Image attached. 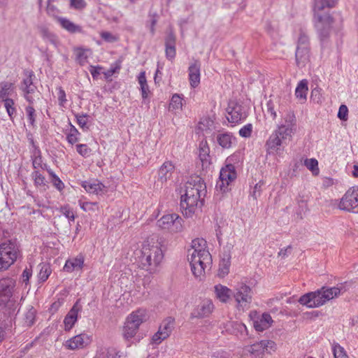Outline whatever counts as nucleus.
Here are the masks:
<instances>
[{"label": "nucleus", "mask_w": 358, "mask_h": 358, "mask_svg": "<svg viewBox=\"0 0 358 358\" xmlns=\"http://www.w3.org/2000/svg\"><path fill=\"white\" fill-rule=\"evenodd\" d=\"M296 127V118L294 112H287L266 141L265 146L267 152L269 154H275L283 151L285 147L292 140Z\"/></svg>", "instance_id": "f257e3e1"}, {"label": "nucleus", "mask_w": 358, "mask_h": 358, "mask_svg": "<svg viewBox=\"0 0 358 358\" xmlns=\"http://www.w3.org/2000/svg\"><path fill=\"white\" fill-rule=\"evenodd\" d=\"M206 184L201 178L196 176L187 181L185 193L181 196L180 207L185 210L187 216L192 214L196 208L203 205L202 194L206 191Z\"/></svg>", "instance_id": "f03ea898"}, {"label": "nucleus", "mask_w": 358, "mask_h": 358, "mask_svg": "<svg viewBox=\"0 0 358 358\" xmlns=\"http://www.w3.org/2000/svg\"><path fill=\"white\" fill-rule=\"evenodd\" d=\"M336 4V0H315L314 17L315 19H316L315 25L322 45L329 40L331 27L334 23V18L329 14L322 15H320L318 12L322 10L326 7L329 8H333Z\"/></svg>", "instance_id": "7ed1b4c3"}, {"label": "nucleus", "mask_w": 358, "mask_h": 358, "mask_svg": "<svg viewBox=\"0 0 358 358\" xmlns=\"http://www.w3.org/2000/svg\"><path fill=\"white\" fill-rule=\"evenodd\" d=\"M342 292V287H322L315 292H308L302 295L298 301L300 304L306 306L309 308H318L325 304L329 300L338 297Z\"/></svg>", "instance_id": "20e7f679"}, {"label": "nucleus", "mask_w": 358, "mask_h": 358, "mask_svg": "<svg viewBox=\"0 0 358 358\" xmlns=\"http://www.w3.org/2000/svg\"><path fill=\"white\" fill-rule=\"evenodd\" d=\"M147 320V310L143 308H139L129 314L123 327L122 335L124 338L127 341L133 338L141 324L146 322Z\"/></svg>", "instance_id": "39448f33"}, {"label": "nucleus", "mask_w": 358, "mask_h": 358, "mask_svg": "<svg viewBox=\"0 0 358 358\" xmlns=\"http://www.w3.org/2000/svg\"><path fill=\"white\" fill-rule=\"evenodd\" d=\"M140 263L143 269L152 272L163 259L162 249L157 245L144 246L141 251Z\"/></svg>", "instance_id": "423d86ee"}, {"label": "nucleus", "mask_w": 358, "mask_h": 358, "mask_svg": "<svg viewBox=\"0 0 358 358\" xmlns=\"http://www.w3.org/2000/svg\"><path fill=\"white\" fill-rule=\"evenodd\" d=\"M188 257L191 266V270L195 277L201 276L204 272L205 268L212 263V257L208 250H203L201 253L196 254L192 252Z\"/></svg>", "instance_id": "0eeeda50"}, {"label": "nucleus", "mask_w": 358, "mask_h": 358, "mask_svg": "<svg viewBox=\"0 0 358 358\" xmlns=\"http://www.w3.org/2000/svg\"><path fill=\"white\" fill-rule=\"evenodd\" d=\"M15 286V281L11 278H5L0 280V296L5 298V300L1 299L2 302L7 301L6 308H8L7 314L9 317L15 315L16 309L15 301L10 300Z\"/></svg>", "instance_id": "6e6552de"}, {"label": "nucleus", "mask_w": 358, "mask_h": 358, "mask_svg": "<svg viewBox=\"0 0 358 358\" xmlns=\"http://www.w3.org/2000/svg\"><path fill=\"white\" fill-rule=\"evenodd\" d=\"M19 250L16 245L8 241L0 245V270L7 269L17 259Z\"/></svg>", "instance_id": "1a4fd4ad"}, {"label": "nucleus", "mask_w": 358, "mask_h": 358, "mask_svg": "<svg viewBox=\"0 0 358 358\" xmlns=\"http://www.w3.org/2000/svg\"><path fill=\"white\" fill-rule=\"evenodd\" d=\"M175 318L167 317L160 324L158 331L152 336V341L155 344H160L163 341L169 338L175 328Z\"/></svg>", "instance_id": "9d476101"}, {"label": "nucleus", "mask_w": 358, "mask_h": 358, "mask_svg": "<svg viewBox=\"0 0 358 358\" xmlns=\"http://www.w3.org/2000/svg\"><path fill=\"white\" fill-rule=\"evenodd\" d=\"M182 218L177 214H168L157 220V226L162 229H168L171 233H178L182 229Z\"/></svg>", "instance_id": "9b49d317"}, {"label": "nucleus", "mask_w": 358, "mask_h": 358, "mask_svg": "<svg viewBox=\"0 0 358 358\" xmlns=\"http://www.w3.org/2000/svg\"><path fill=\"white\" fill-rule=\"evenodd\" d=\"M234 297L237 303V308L238 309L243 310L245 308H248L252 299V289L250 286L241 284L236 288Z\"/></svg>", "instance_id": "f8f14e48"}, {"label": "nucleus", "mask_w": 358, "mask_h": 358, "mask_svg": "<svg viewBox=\"0 0 358 358\" xmlns=\"http://www.w3.org/2000/svg\"><path fill=\"white\" fill-rule=\"evenodd\" d=\"M237 173L234 164H227L220 170V181L216 184V188H220V190L225 192L227 186L231 182L236 178Z\"/></svg>", "instance_id": "ddd939ff"}, {"label": "nucleus", "mask_w": 358, "mask_h": 358, "mask_svg": "<svg viewBox=\"0 0 358 358\" xmlns=\"http://www.w3.org/2000/svg\"><path fill=\"white\" fill-rule=\"evenodd\" d=\"M341 210L351 211L358 207V187L350 188L341 199L339 203Z\"/></svg>", "instance_id": "4468645a"}, {"label": "nucleus", "mask_w": 358, "mask_h": 358, "mask_svg": "<svg viewBox=\"0 0 358 358\" xmlns=\"http://www.w3.org/2000/svg\"><path fill=\"white\" fill-rule=\"evenodd\" d=\"M227 118L229 122L238 123L247 117L244 108L237 102H231L227 108Z\"/></svg>", "instance_id": "2eb2a0df"}, {"label": "nucleus", "mask_w": 358, "mask_h": 358, "mask_svg": "<svg viewBox=\"0 0 358 358\" xmlns=\"http://www.w3.org/2000/svg\"><path fill=\"white\" fill-rule=\"evenodd\" d=\"M79 302L80 299L76 301L64 317V329L66 331H70L78 320V313L82 310V306L80 305Z\"/></svg>", "instance_id": "dca6fc26"}, {"label": "nucleus", "mask_w": 358, "mask_h": 358, "mask_svg": "<svg viewBox=\"0 0 358 358\" xmlns=\"http://www.w3.org/2000/svg\"><path fill=\"white\" fill-rule=\"evenodd\" d=\"M90 343V338L86 334H80L66 341L64 346L69 350L83 348Z\"/></svg>", "instance_id": "f3484780"}, {"label": "nucleus", "mask_w": 358, "mask_h": 358, "mask_svg": "<svg viewBox=\"0 0 358 358\" xmlns=\"http://www.w3.org/2000/svg\"><path fill=\"white\" fill-rule=\"evenodd\" d=\"M214 305L210 300H204L192 312L191 317L203 318L208 317L213 311Z\"/></svg>", "instance_id": "a211bd4d"}, {"label": "nucleus", "mask_w": 358, "mask_h": 358, "mask_svg": "<svg viewBox=\"0 0 358 358\" xmlns=\"http://www.w3.org/2000/svg\"><path fill=\"white\" fill-rule=\"evenodd\" d=\"M210 149L206 141H201L199 143V158L203 170L208 169L211 164Z\"/></svg>", "instance_id": "6ab92c4d"}, {"label": "nucleus", "mask_w": 358, "mask_h": 358, "mask_svg": "<svg viewBox=\"0 0 358 358\" xmlns=\"http://www.w3.org/2000/svg\"><path fill=\"white\" fill-rule=\"evenodd\" d=\"M267 113L270 114L273 120L277 117V111L280 113L282 106L280 103V98L278 94H271L269 99L266 103Z\"/></svg>", "instance_id": "aec40b11"}, {"label": "nucleus", "mask_w": 358, "mask_h": 358, "mask_svg": "<svg viewBox=\"0 0 358 358\" xmlns=\"http://www.w3.org/2000/svg\"><path fill=\"white\" fill-rule=\"evenodd\" d=\"M275 344L272 341L262 340L250 346L249 352L255 355H259L267 352L268 348L274 350Z\"/></svg>", "instance_id": "412c9836"}, {"label": "nucleus", "mask_w": 358, "mask_h": 358, "mask_svg": "<svg viewBox=\"0 0 358 358\" xmlns=\"http://www.w3.org/2000/svg\"><path fill=\"white\" fill-rule=\"evenodd\" d=\"M176 36L172 31H170L169 33H167V35L165 38V52L166 57L169 60L175 58L176 55Z\"/></svg>", "instance_id": "4be33fe9"}, {"label": "nucleus", "mask_w": 358, "mask_h": 358, "mask_svg": "<svg viewBox=\"0 0 358 358\" xmlns=\"http://www.w3.org/2000/svg\"><path fill=\"white\" fill-rule=\"evenodd\" d=\"M85 257L82 254H79L74 258L66 260L64 271L71 273L76 270H81L84 266Z\"/></svg>", "instance_id": "5701e85b"}, {"label": "nucleus", "mask_w": 358, "mask_h": 358, "mask_svg": "<svg viewBox=\"0 0 358 358\" xmlns=\"http://www.w3.org/2000/svg\"><path fill=\"white\" fill-rule=\"evenodd\" d=\"M82 187L90 194H103L106 192V187L99 181H83L82 182Z\"/></svg>", "instance_id": "b1692460"}, {"label": "nucleus", "mask_w": 358, "mask_h": 358, "mask_svg": "<svg viewBox=\"0 0 358 358\" xmlns=\"http://www.w3.org/2000/svg\"><path fill=\"white\" fill-rule=\"evenodd\" d=\"M189 78L192 87H196L200 83V64L198 61L189 66Z\"/></svg>", "instance_id": "393cba45"}, {"label": "nucleus", "mask_w": 358, "mask_h": 358, "mask_svg": "<svg viewBox=\"0 0 358 358\" xmlns=\"http://www.w3.org/2000/svg\"><path fill=\"white\" fill-rule=\"evenodd\" d=\"M273 320L268 313H263L260 317L254 321V327L257 331H263L270 327Z\"/></svg>", "instance_id": "a878e982"}, {"label": "nucleus", "mask_w": 358, "mask_h": 358, "mask_svg": "<svg viewBox=\"0 0 358 358\" xmlns=\"http://www.w3.org/2000/svg\"><path fill=\"white\" fill-rule=\"evenodd\" d=\"M295 57L298 66H305L310 58L309 48L297 46Z\"/></svg>", "instance_id": "bb28decb"}, {"label": "nucleus", "mask_w": 358, "mask_h": 358, "mask_svg": "<svg viewBox=\"0 0 358 358\" xmlns=\"http://www.w3.org/2000/svg\"><path fill=\"white\" fill-rule=\"evenodd\" d=\"M173 170V164L171 162H165L159 170V180L162 182H166L171 176Z\"/></svg>", "instance_id": "cd10ccee"}, {"label": "nucleus", "mask_w": 358, "mask_h": 358, "mask_svg": "<svg viewBox=\"0 0 358 358\" xmlns=\"http://www.w3.org/2000/svg\"><path fill=\"white\" fill-rule=\"evenodd\" d=\"M216 297L222 303H227L231 294V290L222 285H217L214 287Z\"/></svg>", "instance_id": "c85d7f7f"}, {"label": "nucleus", "mask_w": 358, "mask_h": 358, "mask_svg": "<svg viewBox=\"0 0 358 358\" xmlns=\"http://www.w3.org/2000/svg\"><path fill=\"white\" fill-rule=\"evenodd\" d=\"M24 78L22 84L24 86V90L30 88L31 86L34 88H37L36 85V78L32 70L25 69L23 72Z\"/></svg>", "instance_id": "c756f323"}, {"label": "nucleus", "mask_w": 358, "mask_h": 358, "mask_svg": "<svg viewBox=\"0 0 358 358\" xmlns=\"http://www.w3.org/2000/svg\"><path fill=\"white\" fill-rule=\"evenodd\" d=\"M235 140L236 138L229 133L220 134L217 136V142L223 148H229Z\"/></svg>", "instance_id": "7c9ffc66"}, {"label": "nucleus", "mask_w": 358, "mask_h": 358, "mask_svg": "<svg viewBox=\"0 0 358 358\" xmlns=\"http://www.w3.org/2000/svg\"><path fill=\"white\" fill-rule=\"evenodd\" d=\"M37 29L43 39L48 40L51 43L56 45L57 40L55 34L50 31L46 25L40 24L37 26Z\"/></svg>", "instance_id": "2f4dec72"}, {"label": "nucleus", "mask_w": 358, "mask_h": 358, "mask_svg": "<svg viewBox=\"0 0 358 358\" xmlns=\"http://www.w3.org/2000/svg\"><path fill=\"white\" fill-rule=\"evenodd\" d=\"M31 159L34 170H38V168L41 169L44 163H43L41 151L39 148H35V150L31 151Z\"/></svg>", "instance_id": "473e14b6"}, {"label": "nucleus", "mask_w": 358, "mask_h": 358, "mask_svg": "<svg viewBox=\"0 0 358 358\" xmlns=\"http://www.w3.org/2000/svg\"><path fill=\"white\" fill-rule=\"evenodd\" d=\"M31 177L33 179L34 185L36 187H45V186H47V181L45 180V178L39 172V171L34 170L31 173Z\"/></svg>", "instance_id": "72a5a7b5"}, {"label": "nucleus", "mask_w": 358, "mask_h": 358, "mask_svg": "<svg viewBox=\"0 0 358 358\" xmlns=\"http://www.w3.org/2000/svg\"><path fill=\"white\" fill-rule=\"evenodd\" d=\"M77 120V123L83 131H87L90 129V126L87 124L90 115L86 113H77L75 115Z\"/></svg>", "instance_id": "f704fd0d"}, {"label": "nucleus", "mask_w": 358, "mask_h": 358, "mask_svg": "<svg viewBox=\"0 0 358 358\" xmlns=\"http://www.w3.org/2000/svg\"><path fill=\"white\" fill-rule=\"evenodd\" d=\"M192 248L193 249V252H195L196 254L201 253L203 250H207L206 248V241L203 238H195L192 242Z\"/></svg>", "instance_id": "c9c22d12"}, {"label": "nucleus", "mask_w": 358, "mask_h": 358, "mask_svg": "<svg viewBox=\"0 0 358 358\" xmlns=\"http://www.w3.org/2000/svg\"><path fill=\"white\" fill-rule=\"evenodd\" d=\"M59 21L62 27L71 33H76L80 31L78 26L66 18H59Z\"/></svg>", "instance_id": "e433bc0d"}, {"label": "nucleus", "mask_w": 358, "mask_h": 358, "mask_svg": "<svg viewBox=\"0 0 358 358\" xmlns=\"http://www.w3.org/2000/svg\"><path fill=\"white\" fill-rule=\"evenodd\" d=\"M74 51L76 55V60L82 66L86 64L88 57L86 53V50L81 48H76Z\"/></svg>", "instance_id": "4c0bfd02"}, {"label": "nucleus", "mask_w": 358, "mask_h": 358, "mask_svg": "<svg viewBox=\"0 0 358 358\" xmlns=\"http://www.w3.org/2000/svg\"><path fill=\"white\" fill-rule=\"evenodd\" d=\"M182 98L178 94L172 96L171 102L169 103V110H178L182 108Z\"/></svg>", "instance_id": "58836bf2"}, {"label": "nucleus", "mask_w": 358, "mask_h": 358, "mask_svg": "<svg viewBox=\"0 0 358 358\" xmlns=\"http://www.w3.org/2000/svg\"><path fill=\"white\" fill-rule=\"evenodd\" d=\"M69 124L71 128L67 134L66 139L69 143L73 145L78 141V136L80 135V133L73 125L71 123H69Z\"/></svg>", "instance_id": "ea45409f"}, {"label": "nucleus", "mask_w": 358, "mask_h": 358, "mask_svg": "<svg viewBox=\"0 0 358 358\" xmlns=\"http://www.w3.org/2000/svg\"><path fill=\"white\" fill-rule=\"evenodd\" d=\"M4 106L6 109V112L10 117V120L13 119V115L16 113V109L14 107V101L12 99L6 98L3 99Z\"/></svg>", "instance_id": "a19ab883"}, {"label": "nucleus", "mask_w": 358, "mask_h": 358, "mask_svg": "<svg viewBox=\"0 0 358 358\" xmlns=\"http://www.w3.org/2000/svg\"><path fill=\"white\" fill-rule=\"evenodd\" d=\"M304 165L313 172L314 175H317L319 173L318 162L314 159H306L304 161Z\"/></svg>", "instance_id": "79ce46f5"}, {"label": "nucleus", "mask_w": 358, "mask_h": 358, "mask_svg": "<svg viewBox=\"0 0 358 358\" xmlns=\"http://www.w3.org/2000/svg\"><path fill=\"white\" fill-rule=\"evenodd\" d=\"M231 261H221L219 264L218 275L220 277H224L229 273Z\"/></svg>", "instance_id": "37998d69"}, {"label": "nucleus", "mask_w": 358, "mask_h": 358, "mask_svg": "<svg viewBox=\"0 0 358 358\" xmlns=\"http://www.w3.org/2000/svg\"><path fill=\"white\" fill-rule=\"evenodd\" d=\"M51 273V269L47 264H41V269L38 273V279L41 282H45Z\"/></svg>", "instance_id": "c03bdc74"}, {"label": "nucleus", "mask_w": 358, "mask_h": 358, "mask_svg": "<svg viewBox=\"0 0 358 358\" xmlns=\"http://www.w3.org/2000/svg\"><path fill=\"white\" fill-rule=\"evenodd\" d=\"M25 110L27 113V119H28L29 124L32 127H35V121H36V117L35 109L34 108L33 106L29 105L26 107Z\"/></svg>", "instance_id": "a18cd8bd"}, {"label": "nucleus", "mask_w": 358, "mask_h": 358, "mask_svg": "<svg viewBox=\"0 0 358 358\" xmlns=\"http://www.w3.org/2000/svg\"><path fill=\"white\" fill-rule=\"evenodd\" d=\"M297 46L309 48V38L302 29L300 30Z\"/></svg>", "instance_id": "49530a36"}, {"label": "nucleus", "mask_w": 358, "mask_h": 358, "mask_svg": "<svg viewBox=\"0 0 358 358\" xmlns=\"http://www.w3.org/2000/svg\"><path fill=\"white\" fill-rule=\"evenodd\" d=\"M333 354L334 356V358H346L347 355L345 353V351L344 350V348L341 347L339 344H335L333 346Z\"/></svg>", "instance_id": "de8ad7c7"}, {"label": "nucleus", "mask_w": 358, "mask_h": 358, "mask_svg": "<svg viewBox=\"0 0 358 358\" xmlns=\"http://www.w3.org/2000/svg\"><path fill=\"white\" fill-rule=\"evenodd\" d=\"M120 69V63L115 62V64H112L110 68L106 72H103V74L104 76V78L106 79L109 78L111 77L114 73L118 71Z\"/></svg>", "instance_id": "09e8293b"}, {"label": "nucleus", "mask_w": 358, "mask_h": 358, "mask_svg": "<svg viewBox=\"0 0 358 358\" xmlns=\"http://www.w3.org/2000/svg\"><path fill=\"white\" fill-rule=\"evenodd\" d=\"M77 152L83 157H87L91 152V149L86 144L76 145Z\"/></svg>", "instance_id": "8fccbe9b"}, {"label": "nucleus", "mask_w": 358, "mask_h": 358, "mask_svg": "<svg viewBox=\"0 0 358 358\" xmlns=\"http://www.w3.org/2000/svg\"><path fill=\"white\" fill-rule=\"evenodd\" d=\"M51 182L52 183L53 186L59 191H61L64 188V182L55 173L52 174L51 176Z\"/></svg>", "instance_id": "3c124183"}, {"label": "nucleus", "mask_w": 358, "mask_h": 358, "mask_svg": "<svg viewBox=\"0 0 358 358\" xmlns=\"http://www.w3.org/2000/svg\"><path fill=\"white\" fill-rule=\"evenodd\" d=\"M252 131V126L251 124H248L245 126H243L240 130H239V135L244 138H248L251 136Z\"/></svg>", "instance_id": "603ef678"}, {"label": "nucleus", "mask_w": 358, "mask_h": 358, "mask_svg": "<svg viewBox=\"0 0 358 358\" xmlns=\"http://www.w3.org/2000/svg\"><path fill=\"white\" fill-rule=\"evenodd\" d=\"M35 320V310L31 308L25 315V322L28 326L34 324Z\"/></svg>", "instance_id": "864d4df0"}, {"label": "nucleus", "mask_w": 358, "mask_h": 358, "mask_svg": "<svg viewBox=\"0 0 358 358\" xmlns=\"http://www.w3.org/2000/svg\"><path fill=\"white\" fill-rule=\"evenodd\" d=\"M263 185L264 182L259 181L255 185L252 191L250 192V195L254 198V199H257V197L260 196Z\"/></svg>", "instance_id": "5fc2aeb1"}, {"label": "nucleus", "mask_w": 358, "mask_h": 358, "mask_svg": "<svg viewBox=\"0 0 358 358\" xmlns=\"http://www.w3.org/2000/svg\"><path fill=\"white\" fill-rule=\"evenodd\" d=\"M348 107L345 105L342 104L338 110V117L341 120H346L348 118Z\"/></svg>", "instance_id": "6e6d98bb"}, {"label": "nucleus", "mask_w": 358, "mask_h": 358, "mask_svg": "<svg viewBox=\"0 0 358 358\" xmlns=\"http://www.w3.org/2000/svg\"><path fill=\"white\" fill-rule=\"evenodd\" d=\"M231 246H227L223 248V251L221 254V261H231Z\"/></svg>", "instance_id": "4d7b16f0"}, {"label": "nucleus", "mask_w": 358, "mask_h": 358, "mask_svg": "<svg viewBox=\"0 0 358 358\" xmlns=\"http://www.w3.org/2000/svg\"><path fill=\"white\" fill-rule=\"evenodd\" d=\"M138 83L141 85V90H146L148 88L145 73V72H141L138 77Z\"/></svg>", "instance_id": "13d9d810"}, {"label": "nucleus", "mask_w": 358, "mask_h": 358, "mask_svg": "<svg viewBox=\"0 0 358 358\" xmlns=\"http://www.w3.org/2000/svg\"><path fill=\"white\" fill-rule=\"evenodd\" d=\"M310 99L317 103H321L322 96L320 91H311Z\"/></svg>", "instance_id": "bf43d9fd"}, {"label": "nucleus", "mask_w": 358, "mask_h": 358, "mask_svg": "<svg viewBox=\"0 0 358 358\" xmlns=\"http://www.w3.org/2000/svg\"><path fill=\"white\" fill-rule=\"evenodd\" d=\"M101 38L107 41V42H113L116 41L115 36H114L111 33L108 31H103L101 34Z\"/></svg>", "instance_id": "052dcab7"}, {"label": "nucleus", "mask_w": 358, "mask_h": 358, "mask_svg": "<svg viewBox=\"0 0 358 358\" xmlns=\"http://www.w3.org/2000/svg\"><path fill=\"white\" fill-rule=\"evenodd\" d=\"M59 212L62 213L66 218L69 217L71 214H72L73 212L71 209V208L68 206H62L59 208Z\"/></svg>", "instance_id": "680f3d73"}, {"label": "nucleus", "mask_w": 358, "mask_h": 358, "mask_svg": "<svg viewBox=\"0 0 358 358\" xmlns=\"http://www.w3.org/2000/svg\"><path fill=\"white\" fill-rule=\"evenodd\" d=\"M71 4L77 9L83 8L86 6L84 0H71Z\"/></svg>", "instance_id": "e2e57ef3"}, {"label": "nucleus", "mask_w": 358, "mask_h": 358, "mask_svg": "<svg viewBox=\"0 0 358 358\" xmlns=\"http://www.w3.org/2000/svg\"><path fill=\"white\" fill-rule=\"evenodd\" d=\"M103 68L101 67H94L91 66V68L90 69V71L93 76L94 78H96L99 75L103 73Z\"/></svg>", "instance_id": "0e129e2a"}, {"label": "nucleus", "mask_w": 358, "mask_h": 358, "mask_svg": "<svg viewBox=\"0 0 358 358\" xmlns=\"http://www.w3.org/2000/svg\"><path fill=\"white\" fill-rule=\"evenodd\" d=\"M104 358H120V356L118 355V353L114 350H108L106 352H101Z\"/></svg>", "instance_id": "69168bd1"}, {"label": "nucleus", "mask_w": 358, "mask_h": 358, "mask_svg": "<svg viewBox=\"0 0 358 358\" xmlns=\"http://www.w3.org/2000/svg\"><path fill=\"white\" fill-rule=\"evenodd\" d=\"M296 97L301 102L306 100L307 93L306 91H295Z\"/></svg>", "instance_id": "338daca9"}, {"label": "nucleus", "mask_w": 358, "mask_h": 358, "mask_svg": "<svg viewBox=\"0 0 358 358\" xmlns=\"http://www.w3.org/2000/svg\"><path fill=\"white\" fill-rule=\"evenodd\" d=\"M308 82L306 79L301 80L297 85L295 90H308Z\"/></svg>", "instance_id": "774afa93"}]
</instances>
